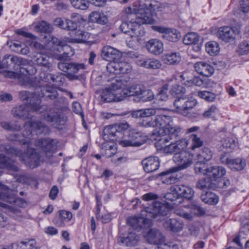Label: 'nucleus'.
I'll list each match as a JSON object with an SVG mask.
<instances>
[{
	"instance_id": "f257e3e1",
	"label": "nucleus",
	"mask_w": 249,
	"mask_h": 249,
	"mask_svg": "<svg viewBox=\"0 0 249 249\" xmlns=\"http://www.w3.org/2000/svg\"><path fill=\"white\" fill-rule=\"evenodd\" d=\"M36 104L31 102L30 104L22 105L14 107L11 110L12 113L14 116L25 120L31 118L32 112H37L44 120L52 123V125L56 128H59V126L64 124V116L56 111L54 108L41 105L39 100H37Z\"/></svg>"
},
{
	"instance_id": "f03ea898",
	"label": "nucleus",
	"mask_w": 249,
	"mask_h": 249,
	"mask_svg": "<svg viewBox=\"0 0 249 249\" xmlns=\"http://www.w3.org/2000/svg\"><path fill=\"white\" fill-rule=\"evenodd\" d=\"M169 142L167 138H162L156 143L157 149L167 154H174L173 160L178 164L175 167L179 171L187 168L193 163L194 155L187 150L189 142L185 139H181L175 142L164 145Z\"/></svg>"
},
{
	"instance_id": "7ed1b4c3",
	"label": "nucleus",
	"mask_w": 249,
	"mask_h": 249,
	"mask_svg": "<svg viewBox=\"0 0 249 249\" xmlns=\"http://www.w3.org/2000/svg\"><path fill=\"white\" fill-rule=\"evenodd\" d=\"M27 61L20 57L5 55L0 62V69L9 68L11 63L14 64L15 70H19L18 72L8 71L7 75L11 78H17L21 85L25 87H35L38 85L37 78L32 76L31 72L32 66L26 65Z\"/></svg>"
},
{
	"instance_id": "20e7f679",
	"label": "nucleus",
	"mask_w": 249,
	"mask_h": 249,
	"mask_svg": "<svg viewBox=\"0 0 249 249\" xmlns=\"http://www.w3.org/2000/svg\"><path fill=\"white\" fill-rule=\"evenodd\" d=\"M168 211L163 204L155 201L151 207H146L142 211L141 215L142 217H130L127 219V223L134 229H142L143 228L146 221L152 218L161 220L160 217L166 215Z\"/></svg>"
},
{
	"instance_id": "39448f33",
	"label": "nucleus",
	"mask_w": 249,
	"mask_h": 249,
	"mask_svg": "<svg viewBox=\"0 0 249 249\" xmlns=\"http://www.w3.org/2000/svg\"><path fill=\"white\" fill-rule=\"evenodd\" d=\"M24 130L22 136L18 134L10 135L8 139L12 141H18L23 144L31 142L32 131H35L37 135L47 134L50 132L49 127L40 121H29L24 124Z\"/></svg>"
},
{
	"instance_id": "423d86ee",
	"label": "nucleus",
	"mask_w": 249,
	"mask_h": 249,
	"mask_svg": "<svg viewBox=\"0 0 249 249\" xmlns=\"http://www.w3.org/2000/svg\"><path fill=\"white\" fill-rule=\"evenodd\" d=\"M102 100L105 102H120L124 98L123 93V82L121 80L112 83L110 87L102 90L101 94Z\"/></svg>"
},
{
	"instance_id": "0eeeda50",
	"label": "nucleus",
	"mask_w": 249,
	"mask_h": 249,
	"mask_svg": "<svg viewBox=\"0 0 249 249\" xmlns=\"http://www.w3.org/2000/svg\"><path fill=\"white\" fill-rule=\"evenodd\" d=\"M196 104V100L193 97L185 95L177 98L174 102L177 111L189 118L196 117V114L192 112Z\"/></svg>"
},
{
	"instance_id": "6e6552de",
	"label": "nucleus",
	"mask_w": 249,
	"mask_h": 249,
	"mask_svg": "<svg viewBox=\"0 0 249 249\" xmlns=\"http://www.w3.org/2000/svg\"><path fill=\"white\" fill-rule=\"evenodd\" d=\"M11 153L16 156L19 157L20 160L23 161L25 164L30 168H35L39 166L42 161L40 154L36 150L28 147L25 153H22L17 149H12Z\"/></svg>"
},
{
	"instance_id": "1a4fd4ad",
	"label": "nucleus",
	"mask_w": 249,
	"mask_h": 249,
	"mask_svg": "<svg viewBox=\"0 0 249 249\" xmlns=\"http://www.w3.org/2000/svg\"><path fill=\"white\" fill-rule=\"evenodd\" d=\"M129 127V124L126 122L107 126L103 130L104 139L119 142L123 135L122 132L128 129Z\"/></svg>"
},
{
	"instance_id": "9d476101",
	"label": "nucleus",
	"mask_w": 249,
	"mask_h": 249,
	"mask_svg": "<svg viewBox=\"0 0 249 249\" xmlns=\"http://www.w3.org/2000/svg\"><path fill=\"white\" fill-rule=\"evenodd\" d=\"M127 139L120 140V145L123 147H139L145 142L142 133L136 129H130L127 132Z\"/></svg>"
},
{
	"instance_id": "9b49d317",
	"label": "nucleus",
	"mask_w": 249,
	"mask_h": 249,
	"mask_svg": "<svg viewBox=\"0 0 249 249\" xmlns=\"http://www.w3.org/2000/svg\"><path fill=\"white\" fill-rule=\"evenodd\" d=\"M173 118L171 116L166 115H158L154 119H147L142 120L140 122L141 126L144 127H157L163 130L172 123Z\"/></svg>"
},
{
	"instance_id": "f8f14e48",
	"label": "nucleus",
	"mask_w": 249,
	"mask_h": 249,
	"mask_svg": "<svg viewBox=\"0 0 249 249\" xmlns=\"http://www.w3.org/2000/svg\"><path fill=\"white\" fill-rule=\"evenodd\" d=\"M58 68L67 73V77L71 79H77L76 74L81 70L86 69L84 63L69 62H60L57 64Z\"/></svg>"
},
{
	"instance_id": "ddd939ff",
	"label": "nucleus",
	"mask_w": 249,
	"mask_h": 249,
	"mask_svg": "<svg viewBox=\"0 0 249 249\" xmlns=\"http://www.w3.org/2000/svg\"><path fill=\"white\" fill-rule=\"evenodd\" d=\"M153 30L162 34V37L167 41L176 42L180 37V33L175 29L166 28L161 26H152Z\"/></svg>"
},
{
	"instance_id": "4468645a",
	"label": "nucleus",
	"mask_w": 249,
	"mask_h": 249,
	"mask_svg": "<svg viewBox=\"0 0 249 249\" xmlns=\"http://www.w3.org/2000/svg\"><path fill=\"white\" fill-rule=\"evenodd\" d=\"M108 72L115 75L128 73L131 71L130 65L125 62H117L115 60L108 63L107 66Z\"/></svg>"
},
{
	"instance_id": "2eb2a0df",
	"label": "nucleus",
	"mask_w": 249,
	"mask_h": 249,
	"mask_svg": "<svg viewBox=\"0 0 249 249\" xmlns=\"http://www.w3.org/2000/svg\"><path fill=\"white\" fill-rule=\"evenodd\" d=\"M146 241L150 244H159L165 241V238L160 231L157 229H150L144 235Z\"/></svg>"
},
{
	"instance_id": "dca6fc26",
	"label": "nucleus",
	"mask_w": 249,
	"mask_h": 249,
	"mask_svg": "<svg viewBox=\"0 0 249 249\" xmlns=\"http://www.w3.org/2000/svg\"><path fill=\"white\" fill-rule=\"evenodd\" d=\"M179 170L178 168L173 167L160 173L159 176L160 177L162 183L171 184L178 182L179 179L176 173Z\"/></svg>"
},
{
	"instance_id": "f3484780",
	"label": "nucleus",
	"mask_w": 249,
	"mask_h": 249,
	"mask_svg": "<svg viewBox=\"0 0 249 249\" xmlns=\"http://www.w3.org/2000/svg\"><path fill=\"white\" fill-rule=\"evenodd\" d=\"M134 17L136 18L135 20L139 26L141 24H152L155 23V19L152 14L142 8L138 9L135 15H134Z\"/></svg>"
},
{
	"instance_id": "a211bd4d",
	"label": "nucleus",
	"mask_w": 249,
	"mask_h": 249,
	"mask_svg": "<svg viewBox=\"0 0 249 249\" xmlns=\"http://www.w3.org/2000/svg\"><path fill=\"white\" fill-rule=\"evenodd\" d=\"M236 33L234 29L229 26L220 27L217 32L218 38L225 42H229L234 39Z\"/></svg>"
},
{
	"instance_id": "6ab92c4d",
	"label": "nucleus",
	"mask_w": 249,
	"mask_h": 249,
	"mask_svg": "<svg viewBox=\"0 0 249 249\" xmlns=\"http://www.w3.org/2000/svg\"><path fill=\"white\" fill-rule=\"evenodd\" d=\"M38 142L46 157L50 158L52 157L56 148L54 140L50 139H41L39 140Z\"/></svg>"
},
{
	"instance_id": "aec40b11",
	"label": "nucleus",
	"mask_w": 249,
	"mask_h": 249,
	"mask_svg": "<svg viewBox=\"0 0 249 249\" xmlns=\"http://www.w3.org/2000/svg\"><path fill=\"white\" fill-rule=\"evenodd\" d=\"M194 69L198 73L206 77L211 76L214 71L212 65L204 61L196 63L194 65Z\"/></svg>"
},
{
	"instance_id": "412c9836",
	"label": "nucleus",
	"mask_w": 249,
	"mask_h": 249,
	"mask_svg": "<svg viewBox=\"0 0 249 249\" xmlns=\"http://www.w3.org/2000/svg\"><path fill=\"white\" fill-rule=\"evenodd\" d=\"M121 56V52L110 46H104L102 51V57L107 61L111 62L118 59Z\"/></svg>"
},
{
	"instance_id": "4be33fe9",
	"label": "nucleus",
	"mask_w": 249,
	"mask_h": 249,
	"mask_svg": "<svg viewBox=\"0 0 249 249\" xmlns=\"http://www.w3.org/2000/svg\"><path fill=\"white\" fill-rule=\"evenodd\" d=\"M118 243L127 247H133L137 245L140 237L134 232H129L126 236H120L117 239Z\"/></svg>"
},
{
	"instance_id": "5701e85b",
	"label": "nucleus",
	"mask_w": 249,
	"mask_h": 249,
	"mask_svg": "<svg viewBox=\"0 0 249 249\" xmlns=\"http://www.w3.org/2000/svg\"><path fill=\"white\" fill-rule=\"evenodd\" d=\"M144 171L147 173H151L157 170L160 167V161L158 157H150L142 161Z\"/></svg>"
},
{
	"instance_id": "b1692460",
	"label": "nucleus",
	"mask_w": 249,
	"mask_h": 249,
	"mask_svg": "<svg viewBox=\"0 0 249 249\" xmlns=\"http://www.w3.org/2000/svg\"><path fill=\"white\" fill-rule=\"evenodd\" d=\"M146 47L148 52L155 55H159L163 51V44L162 42L156 39H152L148 41Z\"/></svg>"
},
{
	"instance_id": "393cba45",
	"label": "nucleus",
	"mask_w": 249,
	"mask_h": 249,
	"mask_svg": "<svg viewBox=\"0 0 249 249\" xmlns=\"http://www.w3.org/2000/svg\"><path fill=\"white\" fill-rule=\"evenodd\" d=\"M207 170V176L211 181L216 180L222 178L226 173L225 169L222 166H210Z\"/></svg>"
},
{
	"instance_id": "a878e982",
	"label": "nucleus",
	"mask_w": 249,
	"mask_h": 249,
	"mask_svg": "<svg viewBox=\"0 0 249 249\" xmlns=\"http://www.w3.org/2000/svg\"><path fill=\"white\" fill-rule=\"evenodd\" d=\"M11 190L8 187L0 183V199L10 203L14 201V200H11L14 199L11 197ZM7 206V204L0 202V210H1V209L6 208Z\"/></svg>"
},
{
	"instance_id": "bb28decb",
	"label": "nucleus",
	"mask_w": 249,
	"mask_h": 249,
	"mask_svg": "<svg viewBox=\"0 0 249 249\" xmlns=\"http://www.w3.org/2000/svg\"><path fill=\"white\" fill-rule=\"evenodd\" d=\"M144 86L142 84H137L125 88V85L123 83V93L124 94V98L126 96H137L139 97L142 90H144Z\"/></svg>"
},
{
	"instance_id": "cd10ccee",
	"label": "nucleus",
	"mask_w": 249,
	"mask_h": 249,
	"mask_svg": "<svg viewBox=\"0 0 249 249\" xmlns=\"http://www.w3.org/2000/svg\"><path fill=\"white\" fill-rule=\"evenodd\" d=\"M163 226L166 229L174 232L180 231L183 227L181 221L176 219H168L163 223Z\"/></svg>"
},
{
	"instance_id": "c85d7f7f",
	"label": "nucleus",
	"mask_w": 249,
	"mask_h": 249,
	"mask_svg": "<svg viewBox=\"0 0 249 249\" xmlns=\"http://www.w3.org/2000/svg\"><path fill=\"white\" fill-rule=\"evenodd\" d=\"M49 57L42 53H38L35 57V63L38 66L42 67L45 69L50 70L52 64L50 61Z\"/></svg>"
},
{
	"instance_id": "c756f323",
	"label": "nucleus",
	"mask_w": 249,
	"mask_h": 249,
	"mask_svg": "<svg viewBox=\"0 0 249 249\" xmlns=\"http://www.w3.org/2000/svg\"><path fill=\"white\" fill-rule=\"evenodd\" d=\"M156 110L154 108H148L142 109H138L133 111L131 116L134 118H141L143 119H149V118L156 114Z\"/></svg>"
},
{
	"instance_id": "7c9ffc66",
	"label": "nucleus",
	"mask_w": 249,
	"mask_h": 249,
	"mask_svg": "<svg viewBox=\"0 0 249 249\" xmlns=\"http://www.w3.org/2000/svg\"><path fill=\"white\" fill-rule=\"evenodd\" d=\"M128 23L130 24V25H129V28L130 31L129 34L132 38L138 37L139 36H142L144 35V31L134 19L129 20Z\"/></svg>"
},
{
	"instance_id": "2f4dec72",
	"label": "nucleus",
	"mask_w": 249,
	"mask_h": 249,
	"mask_svg": "<svg viewBox=\"0 0 249 249\" xmlns=\"http://www.w3.org/2000/svg\"><path fill=\"white\" fill-rule=\"evenodd\" d=\"M181 60V55L178 52L166 53L163 57V61L167 65H177Z\"/></svg>"
},
{
	"instance_id": "473e14b6",
	"label": "nucleus",
	"mask_w": 249,
	"mask_h": 249,
	"mask_svg": "<svg viewBox=\"0 0 249 249\" xmlns=\"http://www.w3.org/2000/svg\"><path fill=\"white\" fill-rule=\"evenodd\" d=\"M12 247L13 248L17 247L16 249H39L36 247V241L32 239L14 243L12 244Z\"/></svg>"
},
{
	"instance_id": "72a5a7b5",
	"label": "nucleus",
	"mask_w": 249,
	"mask_h": 249,
	"mask_svg": "<svg viewBox=\"0 0 249 249\" xmlns=\"http://www.w3.org/2000/svg\"><path fill=\"white\" fill-rule=\"evenodd\" d=\"M60 220L54 219L53 222L59 227H63L65 222H69L72 217V214L71 212L66 210H60L58 212Z\"/></svg>"
},
{
	"instance_id": "f704fd0d",
	"label": "nucleus",
	"mask_w": 249,
	"mask_h": 249,
	"mask_svg": "<svg viewBox=\"0 0 249 249\" xmlns=\"http://www.w3.org/2000/svg\"><path fill=\"white\" fill-rule=\"evenodd\" d=\"M164 131L170 137V139H172L177 138L179 135L181 131V128L179 126L175 124L173 120L172 123L167 125Z\"/></svg>"
},
{
	"instance_id": "c9c22d12",
	"label": "nucleus",
	"mask_w": 249,
	"mask_h": 249,
	"mask_svg": "<svg viewBox=\"0 0 249 249\" xmlns=\"http://www.w3.org/2000/svg\"><path fill=\"white\" fill-rule=\"evenodd\" d=\"M19 98L23 101H27L28 104H30L31 102H35L36 104L37 100H39L41 102V99L34 93L30 92L28 91H21L19 93Z\"/></svg>"
},
{
	"instance_id": "e433bc0d",
	"label": "nucleus",
	"mask_w": 249,
	"mask_h": 249,
	"mask_svg": "<svg viewBox=\"0 0 249 249\" xmlns=\"http://www.w3.org/2000/svg\"><path fill=\"white\" fill-rule=\"evenodd\" d=\"M187 73H183L180 75V78L183 83L189 87L193 85L200 87L203 84V81L202 79L195 77L193 78H189L186 76Z\"/></svg>"
},
{
	"instance_id": "4c0bfd02",
	"label": "nucleus",
	"mask_w": 249,
	"mask_h": 249,
	"mask_svg": "<svg viewBox=\"0 0 249 249\" xmlns=\"http://www.w3.org/2000/svg\"><path fill=\"white\" fill-rule=\"evenodd\" d=\"M201 199L205 203L215 205L218 202V197L214 193L206 192L201 195Z\"/></svg>"
},
{
	"instance_id": "58836bf2",
	"label": "nucleus",
	"mask_w": 249,
	"mask_h": 249,
	"mask_svg": "<svg viewBox=\"0 0 249 249\" xmlns=\"http://www.w3.org/2000/svg\"><path fill=\"white\" fill-rule=\"evenodd\" d=\"M101 149L105 151V155L107 158H109L114 155L117 151L115 145L108 142H106L102 144Z\"/></svg>"
},
{
	"instance_id": "ea45409f",
	"label": "nucleus",
	"mask_w": 249,
	"mask_h": 249,
	"mask_svg": "<svg viewBox=\"0 0 249 249\" xmlns=\"http://www.w3.org/2000/svg\"><path fill=\"white\" fill-rule=\"evenodd\" d=\"M213 152L208 148H203L196 155L197 160L201 161H208L213 157Z\"/></svg>"
},
{
	"instance_id": "a19ab883",
	"label": "nucleus",
	"mask_w": 249,
	"mask_h": 249,
	"mask_svg": "<svg viewBox=\"0 0 249 249\" xmlns=\"http://www.w3.org/2000/svg\"><path fill=\"white\" fill-rule=\"evenodd\" d=\"M89 20L92 22L104 24L107 22V19L106 16L101 14L98 12H93L89 15Z\"/></svg>"
},
{
	"instance_id": "79ce46f5",
	"label": "nucleus",
	"mask_w": 249,
	"mask_h": 249,
	"mask_svg": "<svg viewBox=\"0 0 249 249\" xmlns=\"http://www.w3.org/2000/svg\"><path fill=\"white\" fill-rule=\"evenodd\" d=\"M41 96L45 97L47 100H51L53 101L58 96L57 91L53 88H49L48 89H44L41 90Z\"/></svg>"
},
{
	"instance_id": "37998d69",
	"label": "nucleus",
	"mask_w": 249,
	"mask_h": 249,
	"mask_svg": "<svg viewBox=\"0 0 249 249\" xmlns=\"http://www.w3.org/2000/svg\"><path fill=\"white\" fill-rule=\"evenodd\" d=\"M230 162L229 167L232 170L241 171L246 166L245 161L242 159H231Z\"/></svg>"
},
{
	"instance_id": "c03bdc74",
	"label": "nucleus",
	"mask_w": 249,
	"mask_h": 249,
	"mask_svg": "<svg viewBox=\"0 0 249 249\" xmlns=\"http://www.w3.org/2000/svg\"><path fill=\"white\" fill-rule=\"evenodd\" d=\"M0 125L3 129L10 131H19L21 129V125L17 121L14 124L2 122Z\"/></svg>"
},
{
	"instance_id": "a18cd8bd",
	"label": "nucleus",
	"mask_w": 249,
	"mask_h": 249,
	"mask_svg": "<svg viewBox=\"0 0 249 249\" xmlns=\"http://www.w3.org/2000/svg\"><path fill=\"white\" fill-rule=\"evenodd\" d=\"M205 161L198 160L195 165V171L197 174L207 175L209 167L206 164Z\"/></svg>"
},
{
	"instance_id": "49530a36",
	"label": "nucleus",
	"mask_w": 249,
	"mask_h": 249,
	"mask_svg": "<svg viewBox=\"0 0 249 249\" xmlns=\"http://www.w3.org/2000/svg\"><path fill=\"white\" fill-rule=\"evenodd\" d=\"M198 35L195 33H190L186 35L183 38V42L186 45L197 44L199 41Z\"/></svg>"
},
{
	"instance_id": "de8ad7c7",
	"label": "nucleus",
	"mask_w": 249,
	"mask_h": 249,
	"mask_svg": "<svg viewBox=\"0 0 249 249\" xmlns=\"http://www.w3.org/2000/svg\"><path fill=\"white\" fill-rule=\"evenodd\" d=\"M36 29L38 32L45 33H50L53 30L52 26L44 20L38 22L36 26Z\"/></svg>"
},
{
	"instance_id": "09e8293b",
	"label": "nucleus",
	"mask_w": 249,
	"mask_h": 249,
	"mask_svg": "<svg viewBox=\"0 0 249 249\" xmlns=\"http://www.w3.org/2000/svg\"><path fill=\"white\" fill-rule=\"evenodd\" d=\"M206 50L211 55H216L219 51V45L214 41L209 42L206 44Z\"/></svg>"
},
{
	"instance_id": "8fccbe9b",
	"label": "nucleus",
	"mask_w": 249,
	"mask_h": 249,
	"mask_svg": "<svg viewBox=\"0 0 249 249\" xmlns=\"http://www.w3.org/2000/svg\"><path fill=\"white\" fill-rule=\"evenodd\" d=\"M53 105L57 109H62L66 107L68 103L66 98L62 96H59L53 100Z\"/></svg>"
},
{
	"instance_id": "3c124183",
	"label": "nucleus",
	"mask_w": 249,
	"mask_h": 249,
	"mask_svg": "<svg viewBox=\"0 0 249 249\" xmlns=\"http://www.w3.org/2000/svg\"><path fill=\"white\" fill-rule=\"evenodd\" d=\"M190 139L192 141L190 149L195 150L196 148H199L203 146V141L196 134L191 135Z\"/></svg>"
},
{
	"instance_id": "603ef678",
	"label": "nucleus",
	"mask_w": 249,
	"mask_h": 249,
	"mask_svg": "<svg viewBox=\"0 0 249 249\" xmlns=\"http://www.w3.org/2000/svg\"><path fill=\"white\" fill-rule=\"evenodd\" d=\"M237 52L240 55H247L249 53V41L244 40L240 42L237 48Z\"/></svg>"
},
{
	"instance_id": "864d4df0",
	"label": "nucleus",
	"mask_w": 249,
	"mask_h": 249,
	"mask_svg": "<svg viewBox=\"0 0 249 249\" xmlns=\"http://www.w3.org/2000/svg\"><path fill=\"white\" fill-rule=\"evenodd\" d=\"M139 98L144 102L150 101L154 98V94L151 90L146 89L144 87Z\"/></svg>"
},
{
	"instance_id": "5fc2aeb1",
	"label": "nucleus",
	"mask_w": 249,
	"mask_h": 249,
	"mask_svg": "<svg viewBox=\"0 0 249 249\" xmlns=\"http://www.w3.org/2000/svg\"><path fill=\"white\" fill-rule=\"evenodd\" d=\"M222 145L227 150H232L235 148L236 144L234 139L228 137L222 141Z\"/></svg>"
},
{
	"instance_id": "6e6d98bb",
	"label": "nucleus",
	"mask_w": 249,
	"mask_h": 249,
	"mask_svg": "<svg viewBox=\"0 0 249 249\" xmlns=\"http://www.w3.org/2000/svg\"><path fill=\"white\" fill-rule=\"evenodd\" d=\"M198 96L207 102L213 101L216 97L215 94L208 91H201L198 92Z\"/></svg>"
},
{
	"instance_id": "4d7b16f0",
	"label": "nucleus",
	"mask_w": 249,
	"mask_h": 249,
	"mask_svg": "<svg viewBox=\"0 0 249 249\" xmlns=\"http://www.w3.org/2000/svg\"><path fill=\"white\" fill-rule=\"evenodd\" d=\"M211 180L208 178L199 179L197 181L196 187L201 190H204L206 188L213 187L212 183H210Z\"/></svg>"
},
{
	"instance_id": "13d9d810",
	"label": "nucleus",
	"mask_w": 249,
	"mask_h": 249,
	"mask_svg": "<svg viewBox=\"0 0 249 249\" xmlns=\"http://www.w3.org/2000/svg\"><path fill=\"white\" fill-rule=\"evenodd\" d=\"M74 41L77 43H84L86 42L88 33L80 30L75 32Z\"/></svg>"
},
{
	"instance_id": "bf43d9fd",
	"label": "nucleus",
	"mask_w": 249,
	"mask_h": 249,
	"mask_svg": "<svg viewBox=\"0 0 249 249\" xmlns=\"http://www.w3.org/2000/svg\"><path fill=\"white\" fill-rule=\"evenodd\" d=\"M168 86V84H164L159 90L157 95V98L159 100L164 101L168 99L167 90Z\"/></svg>"
},
{
	"instance_id": "052dcab7",
	"label": "nucleus",
	"mask_w": 249,
	"mask_h": 249,
	"mask_svg": "<svg viewBox=\"0 0 249 249\" xmlns=\"http://www.w3.org/2000/svg\"><path fill=\"white\" fill-rule=\"evenodd\" d=\"M72 6L76 9L86 10L88 5L85 0H70Z\"/></svg>"
},
{
	"instance_id": "680f3d73",
	"label": "nucleus",
	"mask_w": 249,
	"mask_h": 249,
	"mask_svg": "<svg viewBox=\"0 0 249 249\" xmlns=\"http://www.w3.org/2000/svg\"><path fill=\"white\" fill-rule=\"evenodd\" d=\"M190 210L191 213L196 215H202L205 213V210L202 207L195 204L190 206Z\"/></svg>"
},
{
	"instance_id": "e2e57ef3",
	"label": "nucleus",
	"mask_w": 249,
	"mask_h": 249,
	"mask_svg": "<svg viewBox=\"0 0 249 249\" xmlns=\"http://www.w3.org/2000/svg\"><path fill=\"white\" fill-rule=\"evenodd\" d=\"M218 111V109L216 106L214 105L211 106L207 110L204 111L203 116L204 118H210L215 115Z\"/></svg>"
},
{
	"instance_id": "0e129e2a",
	"label": "nucleus",
	"mask_w": 249,
	"mask_h": 249,
	"mask_svg": "<svg viewBox=\"0 0 249 249\" xmlns=\"http://www.w3.org/2000/svg\"><path fill=\"white\" fill-rule=\"evenodd\" d=\"M170 93L173 96H176L179 94L184 93L183 88L178 85H173L170 89Z\"/></svg>"
},
{
	"instance_id": "69168bd1",
	"label": "nucleus",
	"mask_w": 249,
	"mask_h": 249,
	"mask_svg": "<svg viewBox=\"0 0 249 249\" xmlns=\"http://www.w3.org/2000/svg\"><path fill=\"white\" fill-rule=\"evenodd\" d=\"M154 3L155 2H152L151 1L147 0L145 3L142 5V8L145 9L147 12H149L152 15L156 8Z\"/></svg>"
},
{
	"instance_id": "338daca9",
	"label": "nucleus",
	"mask_w": 249,
	"mask_h": 249,
	"mask_svg": "<svg viewBox=\"0 0 249 249\" xmlns=\"http://www.w3.org/2000/svg\"><path fill=\"white\" fill-rule=\"evenodd\" d=\"M194 194V191L193 189L185 185L182 197L188 199H190L193 196Z\"/></svg>"
},
{
	"instance_id": "774afa93",
	"label": "nucleus",
	"mask_w": 249,
	"mask_h": 249,
	"mask_svg": "<svg viewBox=\"0 0 249 249\" xmlns=\"http://www.w3.org/2000/svg\"><path fill=\"white\" fill-rule=\"evenodd\" d=\"M77 27V23L75 22L66 19L65 21V30L74 31Z\"/></svg>"
}]
</instances>
